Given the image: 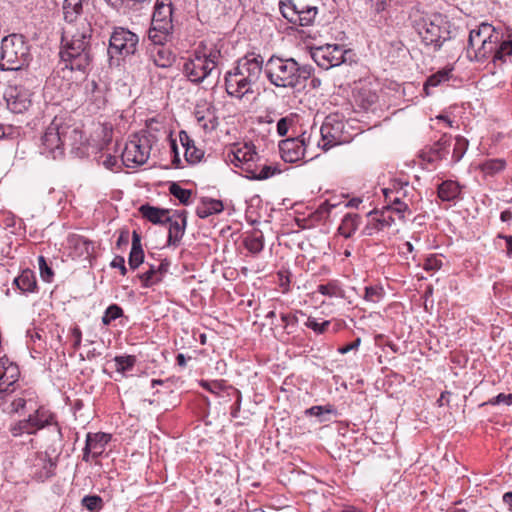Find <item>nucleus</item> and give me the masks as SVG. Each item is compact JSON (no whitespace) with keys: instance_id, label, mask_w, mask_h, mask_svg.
I'll return each instance as SVG.
<instances>
[{"instance_id":"33","label":"nucleus","mask_w":512,"mask_h":512,"mask_svg":"<svg viewBox=\"0 0 512 512\" xmlns=\"http://www.w3.org/2000/svg\"><path fill=\"white\" fill-rule=\"evenodd\" d=\"M144 261V251L141 246V237L136 232L132 233V248L129 254L128 263L131 269L138 268Z\"/></svg>"},{"instance_id":"14","label":"nucleus","mask_w":512,"mask_h":512,"mask_svg":"<svg viewBox=\"0 0 512 512\" xmlns=\"http://www.w3.org/2000/svg\"><path fill=\"white\" fill-rule=\"evenodd\" d=\"M7 107L13 113H23L32 105V92L22 86H9L5 93Z\"/></svg>"},{"instance_id":"15","label":"nucleus","mask_w":512,"mask_h":512,"mask_svg":"<svg viewBox=\"0 0 512 512\" xmlns=\"http://www.w3.org/2000/svg\"><path fill=\"white\" fill-rule=\"evenodd\" d=\"M343 123L327 119L320 127L321 139L316 142L317 146L324 151L339 145L345 141L343 137Z\"/></svg>"},{"instance_id":"17","label":"nucleus","mask_w":512,"mask_h":512,"mask_svg":"<svg viewBox=\"0 0 512 512\" xmlns=\"http://www.w3.org/2000/svg\"><path fill=\"white\" fill-rule=\"evenodd\" d=\"M409 183L402 180H394L391 187L383 189V194L388 198L389 194H394L391 200L393 209L396 211L399 220L405 219V212L408 211V204L402 201L403 198L408 196Z\"/></svg>"},{"instance_id":"41","label":"nucleus","mask_w":512,"mask_h":512,"mask_svg":"<svg viewBox=\"0 0 512 512\" xmlns=\"http://www.w3.org/2000/svg\"><path fill=\"white\" fill-rule=\"evenodd\" d=\"M279 172L280 170L271 165H263L258 168L254 164V166H252V172H248L246 177L253 180H265Z\"/></svg>"},{"instance_id":"57","label":"nucleus","mask_w":512,"mask_h":512,"mask_svg":"<svg viewBox=\"0 0 512 512\" xmlns=\"http://www.w3.org/2000/svg\"><path fill=\"white\" fill-rule=\"evenodd\" d=\"M334 408L332 405H326V406H312L311 408L307 409L306 413L310 416H316L320 417L324 413H333Z\"/></svg>"},{"instance_id":"32","label":"nucleus","mask_w":512,"mask_h":512,"mask_svg":"<svg viewBox=\"0 0 512 512\" xmlns=\"http://www.w3.org/2000/svg\"><path fill=\"white\" fill-rule=\"evenodd\" d=\"M224 209L221 200L212 198H203L201 203L196 208V214L199 218H207L213 214H218Z\"/></svg>"},{"instance_id":"48","label":"nucleus","mask_w":512,"mask_h":512,"mask_svg":"<svg viewBox=\"0 0 512 512\" xmlns=\"http://www.w3.org/2000/svg\"><path fill=\"white\" fill-rule=\"evenodd\" d=\"M116 370L118 372H125L131 370L135 363L136 357L133 355L117 356L115 357Z\"/></svg>"},{"instance_id":"45","label":"nucleus","mask_w":512,"mask_h":512,"mask_svg":"<svg viewBox=\"0 0 512 512\" xmlns=\"http://www.w3.org/2000/svg\"><path fill=\"white\" fill-rule=\"evenodd\" d=\"M169 192L175 198H177L181 204L189 205L191 203L192 191L184 189L177 183H172L169 187Z\"/></svg>"},{"instance_id":"55","label":"nucleus","mask_w":512,"mask_h":512,"mask_svg":"<svg viewBox=\"0 0 512 512\" xmlns=\"http://www.w3.org/2000/svg\"><path fill=\"white\" fill-rule=\"evenodd\" d=\"M305 326L312 329L317 334H323L330 326V321L325 320L319 323L315 318L308 317L307 321L305 322Z\"/></svg>"},{"instance_id":"42","label":"nucleus","mask_w":512,"mask_h":512,"mask_svg":"<svg viewBox=\"0 0 512 512\" xmlns=\"http://www.w3.org/2000/svg\"><path fill=\"white\" fill-rule=\"evenodd\" d=\"M450 74L451 69H443L429 76L424 84V91L426 92V95L430 94L429 89L431 87H436L441 83L448 81L450 79Z\"/></svg>"},{"instance_id":"27","label":"nucleus","mask_w":512,"mask_h":512,"mask_svg":"<svg viewBox=\"0 0 512 512\" xmlns=\"http://www.w3.org/2000/svg\"><path fill=\"white\" fill-rule=\"evenodd\" d=\"M494 28L488 23H482L478 29L470 31L468 39V54L471 55V50L477 48L483 41H487V37H493L492 33Z\"/></svg>"},{"instance_id":"61","label":"nucleus","mask_w":512,"mask_h":512,"mask_svg":"<svg viewBox=\"0 0 512 512\" xmlns=\"http://www.w3.org/2000/svg\"><path fill=\"white\" fill-rule=\"evenodd\" d=\"M489 403L492 405H497L500 403H505L507 405H511L512 404V394L500 393L496 397L492 398L489 401Z\"/></svg>"},{"instance_id":"60","label":"nucleus","mask_w":512,"mask_h":512,"mask_svg":"<svg viewBox=\"0 0 512 512\" xmlns=\"http://www.w3.org/2000/svg\"><path fill=\"white\" fill-rule=\"evenodd\" d=\"M70 333L73 338L72 347L74 350H78L82 342V332L78 326H74L70 329Z\"/></svg>"},{"instance_id":"63","label":"nucleus","mask_w":512,"mask_h":512,"mask_svg":"<svg viewBox=\"0 0 512 512\" xmlns=\"http://www.w3.org/2000/svg\"><path fill=\"white\" fill-rule=\"evenodd\" d=\"M335 207H336V205H335V204H331V203H329V202H327V201H326V202L322 203V204L319 206V208H318V213H319L321 216H325V215H326V216H328V215L330 214L331 210H332L333 208H335Z\"/></svg>"},{"instance_id":"53","label":"nucleus","mask_w":512,"mask_h":512,"mask_svg":"<svg viewBox=\"0 0 512 512\" xmlns=\"http://www.w3.org/2000/svg\"><path fill=\"white\" fill-rule=\"evenodd\" d=\"M33 428H31L27 419L21 420L11 426L10 431L13 436H21L23 434H33Z\"/></svg>"},{"instance_id":"64","label":"nucleus","mask_w":512,"mask_h":512,"mask_svg":"<svg viewBox=\"0 0 512 512\" xmlns=\"http://www.w3.org/2000/svg\"><path fill=\"white\" fill-rule=\"evenodd\" d=\"M501 239H504L506 242V254L508 257H512V235H502L498 236Z\"/></svg>"},{"instance_id":"44","label":"nucleus","mask_w":512,"mask_h":512,"mask_svg":"<svg viewBox=\"0 0 512 512\" xmlns=\"http://www.w3.org/2000/svg\"><path fill=\"white\" fill-rule=\"evenodd\" d=\"M114 7L124 6L133 10H141L148 7L152 0H106Z\"/></svg>"},{"instance_id":"54","label":"nucleus","mask_w":512,"mask_h":512,"mask_svg":"<svg viewBox=\"0 0 512 512\" xmlns=\"http://www.w3.org/2000/svg\"><path fill=\"white\" fill-rule=\"evenodd\" d=\"M38 265L42 280L45 282H51L54 276V272L51 267L48 266L44 256L41 255L38 257Z\"/></svg>"},{"instance_id":"21","label":"nucleus","mask_w":512,"mask_h":512,"mask_svg":"<svg viewBox=\"0 0 512 512\" xmlns=\"http://www.w3.org/2000/svg\"><path fill=\"white\" fill-rule=\"evenodd\" d=\"M185 210L176 211L172 216L166 217V223H169L168 244L176 245L184 235L187 219Z\"/></svg>"},{"instance_id":"34","label":"nucleus","mask_w":512,"mask_h":512,"mask_svg":"<svg viewBox=\"0 0 512 512\" xmlns=\"http://www.w3.org/2000/svg\"><path fill=\"white\" fill-rule=\"evenodd\" d=\"M394 214L397 215L396 211L393 209V205H386L381 211L369 213V215H374L373 219L377 222L378 230L392 226L395 223Z\"/></svg>"},{"instance_id":"58","label":"nucleus","mask_w":512,"mask_h":512,"mask_svg":"<svg viewBox=\"0 0 512 512\" xmlns=\"http://www.w3.org/2000/svg\"><path fill=\"white\" fill-rule=\"evenodd\" d=\"M292 117H283L277 123V133L279 136H285L289 130V127L293 123Z\"/></svg>"},{"instance_id":"52","label":"nucleus","mask_w":512,"mask_h":512,"mask_svg":"<svg viewBox=\"0 0 512 512\" xmlns=\"http://www.w3.org/2000/svg\"><path fill=\"white\" fill-rule=\"evenodd\" d=\"M82 505L89 511H98L102 508L103 500L98 495H87L82 499Z\"/></svg>"},{"instance_id":"47","label":"nucleus","mask_w":512,"mask_h":512,"mask_svg":"<svg viewBox=\"0 0 512 512\" xmlns=\"http://www.w3.org/2000/svg\"><path fill=\"white\" fill-rule=\"evenodd\" d=\"M139 278L142 282V286L145 288L151 287L161 281L160 276H158L155 266L151 265L149 270L139 275Z\"/></svg>"},{"instance_id":"46","label":"nucleus","mask_w":512,"mask_h":512,"mask_svg":"<svg viewBox=\"0 0 512 512\" xmlns=\"http://www.w3.org/2000/svg\"><path fill=\"white\" fill-rule=\"evenodd\" d=\"M512 55V32L508 34V39L504 40L501 44L496 43V51L494 54V62L496 60H503L507 56Z\"/></svg>"},{"instance_id":"3","label":"nucleus","mask_w":512,"mask_h":512,"mask_svg":"<svg viewBox=\"0 0 512 512\" xmlns=\"http://www.w3.org/2000/svg\"><path fill=\"white\" fill-rule=\"evenodd\" d=\"M263 72V58L250 54L240 58L233 69L225 74V90L231 97L242 99L254 94Z\"/></svg>"},{"instance_id":"22","label":"nucleus","mask_w":512,"mask_h":512,"mask_svg":"<svg viewBox=\"0 0 512 512\" xmlns=\"http://www.w3.org/2000/svg\"><path fill=\"white\" fill-rule=\"evenodd\" d=\"M20 371L16 364L0 359V393L8 392L19 378Z\"/></svg>"},{"instance_id":"56","label":"nucleus","mask_w":512,"mask_h":512,"mask_svg":"<svg viewBox=\"0 0 512 512\" xmlns=\"http://www.w3.org/2000/svg\"><path fill=\"white\" fill-rule=\"evenodd\" d=\"M31 395L29 392H24L22 396L15 398L11 402V410L12 412H19L23 410L28 402H31V398L27 399L26 396Z\"/></svg>"},{"instance_id":"35","label":"nucleus","mask_w":512,"mask_h":512,"mask_svg":"<svg viewBox=\"0 0 512 512\" xmlns=\"http://www.w3.org/2000/svg\"><path fill=\"white\" fill-rule=\"evenodd\" d=\"M496 40L493 37H487V41H483L480 46L471 50V54H474V58L478 62H482L489 57L494 59V54L496 51Z\"/></svg>"},{"instance_id":"16","label":"nucleus","mask_w":512,"mask_h":512,"mask_svg":"<svg viewBox=\"0 0 512 512\" xmlns=\"http://www.w3.org/2000/svg\"><path fill=\"white\" fill-rule=\"evenodd\" d=\"M85 103L92 111H99L104 109L107 105V92L108 88L103 82H96L95 80H87L85 82Z\"/></svg>"},{"instance_id":"25","label":"nucleus","mask_w":512,"mask_h":512,"mask_svg":"<svg viewBox=\"0 0 512 512\" xmlns=\"http://www.w3.org/2000/svg\"><path fill=\"white\" fill-rule=\"evenodd\" d=\"M179 141L185 149V159L190 164L199 162L204 156V152L195 146L194 140L184 130L179 132Z\"/></svg>"},{"instance_id":"10","label":"nucleus","mask_w":512,"mask_h":512,"mask_svg":"<svg viewBox=\"0 0 512 512\" xmlns=\"http://www.w3.org/2000/svg\"><path fill=\"white\" fill-rule=\"evenodd\" d=\"M312 134L303 132L300 136L280 141L279 150L285 162L295 163L306 158L307 149L312 144Z\"/></svg>"},{"instance_id":"18","label":"nucleus","mask_w":512,"mask_h":512,"mask_svg":"<svg viewBox=\"0 0 512 512\" xmlns=\"http://www.w3.org/2000/svg\"><path fill=\"white\" fill-rule=\"evenodd\" d=\"M56 466V459L51 458L46 452L37 453L31 465L30 475L35 480L44 482L55 475Z\"/></svg>"},{"instance_id":"39","label":"nucleus","mask_w":512,"mask_h":512,"mask_svg":"<svg viewBox=\"0 0 512 512\" xmlns=\"http://www.w3.org/2000/svg\"><path fill=\"white\" fill-rule=\"evenodd\" d=\"M360 225V216L358 214H346L338 228L340 235L350 238Z\"/></svg>"},{"instance_id":"40","label":"nucleus","mask_w":512,"mask_h":512,"mask_svg":"<svg viewBox=\"0 0 512 512\" xmlns=\"http://www.w3.org/2000/svg\"><path fill=\"white\" fill-rule=\"evenodd\" d=\"M245 248L252 254H259L264 248V237L262 232L256 231L244 238Z\"/></svg>"},{"instance_id":"31","label":"nucleus","mask_w":512,"mask_h":512,"mask_svg":"<svg viewBox=\"0 0 512 512\" xmlns=\"http://www.w3.org/2000/svg\"><path fill=\"white\" fill-rule=\"evenodd\" d=\"M139 212L143 218L147 219L153 224L166 223V217L169 216V210L154 207L149 204L141 205Z\"/></svg>"},{"instance_id":"26","label":"nucleus","mask_w":512,"mask_h":512,"mask_svg":"<svg viewBox=\"0 0 512 512\" xmlns=\"http://www.w3.org/2000/svg\"><path fill=\"white\" fill-rule=\"evenodd\" d=\"M149 58L155 66L160 68H169L175 61V55L164 45H156L149 52Z\"/></svg>"},{"instance_id":"29","label":"nucleus","mask_w":512,"mask_h":512,"mask_svg":"<svg viewBox=\"0 0 512 512\" xmlns=\"http://www.w3.org/2000/svg\"><path fill=\"white\" fill-rule=\"evenodd\" d=\"M85 3H88V0H64L63 15L69 25H74L73 23L80 18Z\"/></svg>"},{"instance_id":"30","label":"nucleus","mask_w":512,"mask_h":512,"mask_svg":"<svg viewBox=\"0 0 512 512\" xmlns=\"http://www.w3.org/2000/svg\"><path fill=\"white\" fill-rule=\"evenodd\" d=\"M507 167V161L504 158L485 159L478 165V170L484 177H494L502 173Z\"/></svg>"},{"instance_id":"8","label":"nucleus","mask_w":512,"mask_h":512,"mask_svg":"<svg viewBox=\"0 0 512 512\" xmlns=\"http://www.w3.org/2000/svg\"><path fill=\"white\" fill-rule=\"evenodd\" d=\"M158 142L157 135L148 130L134 134L126 143L122 152V161L127 167L143 165L150 157L152 147Z\"/></svg>"},{"instance_id":"43","label":"nucleus","mask_w":512,"mask_h":512,"mask_svg":"<svg viewBox=\"0 0 512 512\" xmlns=\"http://www.w3.org/2000/svg\"><path fill=\"white\" fill-rule=\"evenodd\" d=\"M469 146L468 140L463 136L455 137V143L453 146V152L450 160V164L458 163L466 153Z\"/></svg>"},{"instance_id":"13","label":"nucleus","mask_w":512,"mask_h":512,"mask_svg":"<svg viewBox=\"0 0 512 512\" xmlns=\"http://www.w3.org/2000/svg\"><path fill=\"white\" fill-rule=\"evenodd\" d=\"M256 157L257 153L254 150V146L245 143L243 145H233L227 151L226 161L235 167L241 168L247 175L248 172H252V166H254V159Z\"/></svg>"},{"instance_id":"20","label":"nucleus","mask_w":512,"mask_h":512,"mask_svg":"<svg viewBox=\"0 0 512 512\" xmlns=\"http://www.w3.org/2000/svg\"><path fill=\"white\" fill-rule=\"evenodd\" d=\"M110 439L111 436L106 433H88L85 447L83 449V460L85 462H89L91 458L94 459L101 456Z\"/></svg>"},{"instance_id":"7","label":"nucleus","mask_w":512,"mask_h":512,"mask_svg":"<svg viewBox=\"0 0 512 512\" xmlns=\"http://www.w3.org/2000/svg\"><path fill=\"white\" fill-rule=\"evenodd\" d=\"M446 17L441 13L424 14L414 20V28L426 46L435 50L450 38Z\"/></svg>"},{"instance_id":"5","label":"nucleus","mask_w":512,"mask_h":512,"mask_svg":"<svg viewBox=\"0 0 512 512\" xmlns=\"http://www.w3.org/2000/svg\"><path fill=\"white\" fill-rule=\"evenodd\" d=\"M220 59L219 49L200 44L185 61L183 73L190 82L200 84L217 69Z\"/></svg>"},{"instance_id":"12","label":"nucleus","mask_w":512,"mask_h":512,"mask_svg":"<svg viewBox=\"0 0 512 512\" xmlns=\"http://www.w3.org/2000/svg\"><path fill=\"white\" fill-rule=\"evenodd\" d=\"M349 52L342 45L326 44L313 48L311 56L319 67L328 70L345 63Z\"/></svg>"},{"instance_id":"37","label":"nucleus","mask_w":512,"mask_h":512,"mask_svg":"<svg viewBox=\"0 0 512 512\" xmlns=\"http://www.w3.org/2000/svg\"><path fill=\"white\" fill-rule=\"evenodd\" d=\"M195 118L198 125L205 131L211 132L215 130L218 126L217 117L210 109L206 110H196Z\"/></svg>"},{"instance_id":"50","label":"nucleus","mask_w":512,"mask_h":512,"mask_svg":"<svg viewBox=\"0 0 512 512\" xmlns=\"http://www.w3.org/2000/svg\"><path fill=\"white\" fill-rule=\"evenodd\" d=\"M123 314V310L120 306L116 304L110 305L104 312L102 317V323L104 325H109L113 320L121 317Z\"/></svg>"},{"instance_id":"9","label":"nucleus","mask_w":512,"mask_h":512,"mask_svg":"<svg viewBox=\"0 0 512 512\" xmlns=\"http://www.w3.org/2000/svg\"><path fill=\"white\" fill-rule=\"evenodd\" d=\"M279 9L287 21L301 27L312 26L318 14L316 6L296 4L293 0L280 1Z\"/></svg>"},{"instance_id":"6","label":"nucleus","mask_w":512,"mask_h":512,"mask_svg":"<svg viewBox=\"0 0 512 512\" xmlns=\"http://www.w3.org/2000/svg\"><path fill=\"white\" fill-rule=\"evenodd\" d=\"M31 60L30 47L23 35L11 34L4 37L0 46V69L20 70Z\"/></svg>"},{"instance_id":"19","label":"nucleus","mask_w":512,"mask_h":512,"mask_svg":"<svg viewBox=\"0 0 512 512\" xmlns=\"http://www.w3.org/2000/svg\"><path fill=\"white\" fill-rule=\"evenodd\" d=\"M451 143V136L443 134V136L436 141L433 145L426 147L421 151V158L430 164H435L439 161L446 160L449 154V147Z\"/></svg>"},{"instance_id":"51","label":"nucleus","mask_w":512,"mask_h":512,"mask_svg":"<svg viewBox=\"0 0 512 512\" xmlns=\"http://www.w3.org/2000/svg\"><path fill=\"white\" fill-rule=\"evenodd\" d=\"M384 295L382 287L379 286H367L365 287L364 299L368 302L377 303Z\"/></svg>"},{"instance_id":"2","label":"nucleus","mask_w":512,"mask_h":512,"mask_svg":"<svg viewBox=\"0 0 512 512\" xmlns=\"http://www.w3.org/2000/svg\"><path fill=\"white\" fill-rule=\"evenodd\" d=\"M83 135L70 116L57 115L45 128L41 137V153L60 158L65 147L75 148L82 144Z\"/></svg>"},{"instance_id":"36","label":"nucleus","mask_w":512,"mask_h":512,"mask_svg":"<svg viewBox=\"0 0 512 512\" xmlns=\"http://www.w3.org/2000/svg\"><path fill=\"white\" fill-rule=\"evenodd\" d=\"M461 193L460 185L453 180H446L438 186V197L442 201H453Z\"/></svg>"},{"instance_id":"28","label":"nucleus","mask_w":512,"mask_h":512,"mask_svg":"<svg viewBox=\"0 0 512 512\" xmlns=\"http://www.w3.org/2000/svg\"><path fill=\"white\" fill-rule=\"evenodd\" d=\"M13 285L22 293H34L38 288L35 273L31 269H24L21 274L13 280Z\"/></svg>"},{"instance_id":"1","label":"nucleus","mask_w":512,"mask_h":512,"mask_svg":"<svg viewBox=\"0 0 512 512\" xmlns=\"http://www.w3.org/2000/svg\"><path fill=\"white\" fill-rule=\"evenodd\" d=\"M92 26L82 20L79 26L68 25L62 34L60 57L71 70L85 71L93 60Z\"/></svg>"},{"instance_id":"59","label":"nucleus","mask_w":512,"mask_h":512,"mask_svg":"<svg viewBox=\"0 0 512 512\" xmlns=\"http://www.w3.org/2000/svg\"><path fill=\"white\" fill-rule=\"evenodd\" d=\"M200 385L212 392V393H218L219 391L223 390L224 389V384H223V381H201Z\"/></svg>"},{"instance_id":"38","label":"nucleus","mask_w":512,"mask_h":512,"mask_svg":"<svg viewBox=\"0 0 512 512\" xmlns=\"http://www.w3.org/2000/svg\"><path fill=\"white\" fill-rule=\"evenodd\" d=\"M152 21L172 23V4L170 0H156Z\"/></svg>"},{"instance_id":"49","label":"nucleus","mask_w":512,"mask_h":512,"mask_svg":"<svg viewBox=\"0 0 512 512\" xmlns=\"http://www.w3.org/2000/svg\"><path fill=\"white\" fill-rule=\"evenodd\" d=\"M317 291L328 297H338L341 295V288L336 281H330L327 284H321L318 286Z\"/></svg>"},{"instance_id":"11","label":"nucleus","mask_w":512,"mask_h":512,"mask_svg":"<svg viewBox=\"0 0 512 512\" xmlns=\"http://www.w3.org/2000/svg\"><path fill=\"white\" fill-rule=\"evenodd\" d=\"M138 42L139 38L135 33L125 28H117L110 37L108 54L111 59L115 55L123 57L133 55L137 50Z\"/></svg>"},{"instance_id":"4","label":"nucleus","mask_w":512,"mask_h":512,"mask_svg":"<svg viewBox=\"0 0 512 512\" xmlns=\"http://www.w3.org/2000/svg\"><path fill=\"white\" fill-rule=\"evenodd\" d=\"M309 65L300 66L293 58L271 56L263 66L269 82L280 88H295L306 81L312 73Z\"/></svg>"},{"instance_id":"62","label":"nucleus","mask_w":512,"mask_h":512,"mask_svg":"<svg viewBox=\"0 0 512 512\" xmlns=\"http://www.w3.org/2000/svg\"><path fill=\"white\" fill-rule=\"evenodd\" d=\"M111 266L113 268H119L123 276L127 273V269L125 267V260L124 257L122 256H116L111 262Z\"/></svg>"},{"instance_id":"23","label":"nucleus","mask_w":512,"mask_h":512,"mask_svg":"<svg viewBox=\"0 0 512 512\" xmlns=\"http://www.w3.org/2000/svg\"><path fill=\"white\" fill-rule=\"evenodd\" d=\"M173 24L164 21H151V27L148 30V38L155 45H164L172 36Z\"/></svg>"},{"instance_id":"24","label":"nucleus","mask_w":512,"mask_h":512,"mask_svg":"<svg viewBox=\"0 0 512 512\" xmlns=\"http://www.w3.org/2000/svg\"><path fill=\"white\" fill-rule=\"evenodd\" d=\"M31 428H33V434H35L38 430L44 428L45 426H49L55 424L57 432L60 434V428L57 426L55 422L54 415L44 407H39L35 410L33 414H30L27 418Z\"/></svg>"}]
</instances>
